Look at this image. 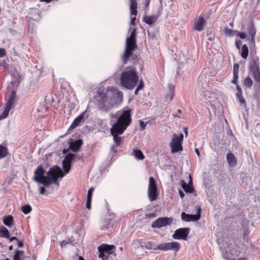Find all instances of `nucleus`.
Returning <instances> with one entry per match:
<instances>
[{"mask_svg": "<svg viewBox=\"0 0 260 260\" xmlns=\"http://www.w3.org/2000/svg\"><path fill=\"white\" fill-rule=\"evenodd\" d=\"M46 191V189L44 187L41 186L40 188V193L41 194H44Z\"/></svg>", "mask_w": 260, "mask_h": 260, "instance_id": "49", "label": "nucleus"}, {"mask_svg": "<svg viewBox=\"0 0 260 260\" xmlns=\"http://www.w3.org/2000/svg\"><path fill=\"white\" fill-rule=\"evenodd\" d=\"M177 112H178V113L179 114H180V113L182 112L181 110H180V109L178 110V111H177Z\"/></svg>", "mask_w": 260, "mask_h": 260, "instance_id": "64", "label": "nucleus"}, {"mask_svg": "<svg viewBox=\"0 0 260 260\" xmlns=\"http://www.w3.org/2000/svg\"><path fill=\"white\" fill-rule=\"evenodd\" d=\"M247 32H248V35L251 37L250 39H249V38L248 39H249L250 40L251 45H252L254 47L255 46L254 36H255V35L256 33V29L254 27V26L253 23H250V24L249 25V26H248Z\"/></svg>", "mask_w": 260, "mask_h": 260, "instance_id": "17", "label": "nucleus"}, {"mask_svg": "<svg viewBox=\"0 0 260 260\" xmlns=\"http://www.w3.org/2000/svg\"><path fill=\"white\" fill-rule=\"evenodd\" d=\"M237 30H233L230 28H229L228 27H225L224 29V34L229 37L234 36L236 35V31Z\"/></svg>", "mask_w": 260, "mask_h": 260, "instance_id": "34", "label": "nucleus"}, {"mask_svg": "<svg viewBox=\"0 0 260 260\" xmlns=\"http://www.w3.org/2000/svg\"><path fill=\"white\" fill-rule=\"evenodd\" d=\"M86 111L82 113L80 115L76 117L72 123L71 124L70 129H73L76 127L81 122H83L85 120V116L86 115Z\"/></svg>", "mask_w": 260, "mask_h": 260, "instance_id": "18", "label": "nucleus"}, {"mask_svg": "<svg viewBox=\"0 0 260 260\" xmlns=\"http://www.w3.org/2000/svg\"><path fill=\"white\" fill-rule=\"evenodd\" d=\"M236 35L239 36L242 39L246 38V35L244 32H239L238 30L236 31Z\"/></svg>", "mask_w": 260, "mask_h": 260, "instance_id": "41", "label": "nucleus"}, {"mask_svg": "<svg viewBox=\"0 0 260 260\" xmlns=\"http://www.w3.org/2000/svg\"><path fill=\"white\" fill-rule=\"evenodd\" d=\"M108 228V225L107 226H105V225H104L101 228L102 230H105L106 229H107Z\"/></svg>", "mask_w": 260, "mask_h": 260, "instance_id": "58", "label": "nucleus"}, {"mask_svg": "<svg viewBox=\"0 0 260 260\" xmlns=\"http://www.w3.org/2000/svg\"><path fill=\"white\" fill-rule=\"evenodd\" d=\"M183 132L185 133V136L187 137V134H188L187 128V127H184Z\"/></svg>", "mask_w": 260, "mask_h": 260, "instance_id": "57", "label": "nucleus"}, {"mask_svg": "<svg viewBox=\"0 0 260 260\" xmlns=\"http://www.w3.org/2000/svg\"><path fill=\"white\" fill-rule=\"evenodd\" d=\"M18 241V246L19 247H23V242H22V241H19V240H18V241Z\"/></svg>", "mask_w": 260, "mask_h": 260, "instance_id": "52", "label": "nucleus"}, {"mask_svg": "<svg viewBox=\"0 0 260 260\" xmlns=\"http://www.w3.org/2000/svg\"><path fill=\"white\" fill-rule=\"evenodd\" d=\"M249 68L254 79L260 86V69L257 57H254L250 62Z\"/></svg>", "mask_w": 260, "mask_h": 260, "instance_id": "8", "label": "nucleus"}, {"mask_svg": "<svg viewBox=\"0 0 260 260\" xmlns=\"http://www.w3.org/2000/svg\"><path fill=\"white\" fill-rule=\"evenodd\" d=\"M161 12V8H159L158 10L156 15L152 16H145L143 18V20L146 23L149 25H152L157 20L158 17L160 16Z\"/></svg>", "mask_w": 260, "mask_h": 260, "instance_id": "15", "label": "nucleus"}, {"mask_svg": "<svg viewBox=\"0 0 260 260\" xmlns=\"http://www.w3.org/2000/svg\"><path fill=\"white\" fill-rule=\"evenodd\" d=\"M183 140V135L180 134L179 135L174 134L172 137L170 146L172 153L181 151L183 149L182 143Z\"/></svg>", "mask_w": 260, "mask_h": 260, "instance_id": "7", "label": "nucleus"}, {"mask_svg": "<svg viewBox=\"0 0 260 260\" xmlns=\"http://www.w3.org/2000/svg\"><path fill=\"white\" fill-rule=\"evenodd\" d=\"M143 87H144V83H143V81L141 80L139 82V85L137 87L140 89H142L143 88Z\"/></svg>", "mask_w": 260, "mask_h": 260, "instance_id": "50", "label": "nucleus"}, {"mask_svg": "<svg viewBox=\"0 0 260 260\" xmlns=\"http://www.w3.org/2000/svg\"><path fill=\"white\" fill-rule=\"evenodd\" d=\"M249 50L247 45L244 44L241 48V55L244 59H246L248 57Z\"/></svg>", "mask_w": 260, "mask_h": 260, "instance_id": "25", "label": "nucleus"}, {"mask_svg": "<svg viewBox=\"0 0 260 260\" xmlns=\"http://www.w3.org/2000/svg\"><path fill=\"white\" fill-rule=\"evenodd\" d=\"M21 210L25 214H27L31 211V207L30 205H26L22 206Z\"/></svg>", "mask_w": 260, "mask_h": 260, "instance_id": "36", "label": "nucleus"}, {"mask_svg": "<svg viewBox=\"0 0 260 260\" xmlns=\"http://www.w3.org/2000/svg\"><path fill=\"white\" fill-rule=\"evenodd\" d=\"M239 70V65L237 63L234 64L233 68V79L232 83L235 84H237V81L238 79V73ZM237 92L236 93V98L240 97L242 96V90L240 87L237 85Z\"/></svg>", "mask_w": 260, "mask_h": 260, "instance_id": "12", "label": "nucleus"}, {"mask_svg": "<svg viewBox=\"0 0 260 260\" xmlns=\"http://www.w3.org/2000/svg\"><path fill=\"white\" fill-rule=\"evenodd\" d=\"M75 157V154L73 153H69L66 156L63 161L71 164L72 161L73 160Z\"/></svg>", "mask_w": 260, "mask_h": 260, "instance_id": "32", "label": "nucleus"}, {"mask_svg": "<svg viewBox=\"0 0 260 260\" xmlns=\"http://www.w3.org/2000/svg\"><path fill=\"white\" fill-rule=\"evenodd\" d=\"M79 260H85V259H84V258L82 256H79Z\"/></svg>", "mask_w": 260, "mask_h": 260, "instance_id": "62", "label": "nucleus"}, {"mask_svg": "<svg viewBox=\"0 0 260 260\" xmlns=\"http://www.w3.org/2000/svg\"><path fill=\"white\" fill-rule=\"evenodd\" d=\"M115 246L113 245H101L98 247L99 257L102 258V260H105L108 258L110 254L115 252Z\"/></svg>", "mask_w": 260, "mask_h": 260, "instance_id": "9", "label": "nucleus"}, {"mask_svg": "<svg viewBox=\"0 0 260 260\" xmlns=\"http://www.w3.org/2000/svg\"><path fill=\"white\" fill-rule=\"evenodd\" d=\"M16 99V93L14 91H13L11 93V96L9 98L7 103L6 104V107H9L10 109H12L14 104L15 103V100Z\"/></svg>", "mask_w": 260, "mask_h": 260, "instance_id": "22", "label": "nucleus"}, {"mask_svg": "<svg viewBox=\"0 0 260 260\" xmlns=\"http://www.w3.org/2000/svg\"><path fill=\"white\" fill-rule=\"evenodd\" d=\"M45 171L43 167L41 165L39 166L34 172L33 180L46 187L49 186L51 183L58 186V178H63L64 176L62 170L57 166L50 168L47 173V176H45Z\"/></svg>", "mask_w": 260, "mask_h": 260, "instance_id": "1", "label": "nucleus"}, {"mask_svg": "<svg viewBox=\"0 0 260 260\" xmlns=\"http://www.w3.org/2000/svg\"><path fill=\"white\" fill-rule=\"evenodd\" d=\"M201 210L200 208H198V213L194 215H190L182 212L181 213V219L182 220L187 222L198 221L201 218Z\"/></svg>", "mask_w": 260, "mask_h": 260, "instance_id": "14", "label": "nucleus"}, {"mask_svg": "<svg viewBox=\"0 0 260 260\" xmlns=\"http://www.w3.org/2000/svg\"><path fill=\"white\" fill-rule=\"evenodd\" d=\"M137 73L134 70H127L122 72L120 76L121 85L127 89H133L138 81Z\"/></svg>", "mask_w": 260, "mask_h": 260, "instance_id": "4", "label": "nucleus"}, {"mask_svg": "<svg viewBox=\"0 0 260 260\" xmlns=\"http://www.w3.org/2000/svg\"><path fill=\"white\" fill-rule=\"evenodd\" d=\"M141 246L142 247H145L148 249H152L154 248L153 246V243L151 241H149L148 242L145 243L144 245H141Z\"/></svg>", "mask_w": 260, "mask_h": 260, "instance_id": "40", "label": "nucleus"}, {"mask_svg": "<svg viewBox=\"0 0 260 260\" xmlns=\"http://www.w3.org/2000/svg\"><path fill=\"white\" fill-rule=\"evenodd\" d=\"M11 109H10L9 107H5L4 111L2 113V114L0 115V120L6 118L8 116L9 113Z\"/></svg>", "mask_w": 260, "mask_h": 260, "instance_id": "33", "label": "nucleus"}, {"mask_svg": "<svg viewBox=\"0 0 260 260\" xmlns=\"http://www.w3.org/2000/svg\"><path fill=\"white\" fill-rule=\"evenodd\" d=\"M68 243V242H66L65 241H62L61 242L60 246H61V247H63V246H64Z\"/></svg>", "mask_w": 260, "mask_h": 260, "instance_id": "55", "label": "nucleus"}, {"mask_svg": "<svg viewBox=\"0 0 260 260\" xmlns=\"http://www.w3.org/2000/svg\"><path fill=\"white\" fill-rule=\"evenodd\" d=\"M62 165L63 169L64 170L63 174L65 175L69 173L71 168V164L63 160Z\"/></svg>", "mask_w": 260, "mask_h": 260, "instance_id": "31", "label": "nucleus"}, {"mask_svg": "<svg viewBox=\"0 0 260 260\" xmlns=\"http://www.w3.org/2000/svg\"><path fill=\"white\" fill-rule=\"evenodd\" d=\"M35 13H37V14H38V17H39V18H32H32H31V19H32L33 20H36V21H37V20H38L40 19V16H39V11H36V12H35Z\"/></svg>", "mask_w": 260, "mask_h": 260, "instance_id": "56", "label": "nucleus"}, {"mask_svg": "<svg viewBox=\"0 0 260 260\" xmlns=\"http://www.w3.org/2000/svg\"><path fill=\"white\" fill-rule=\"evenodd\" d=\"M91 199H87L86 207L88 209H90L91 208Z\"/></svg>", "mask_w": 260, "mask_h": 260, "instance_id": "45", "label": "nucleus"}, {"mask_svg": "<svg viewBox=\"0 0 260 260\" xmlns=\"http://www.w3.org/2000/svg\"><path fill=\"white\" fill-rule=\"evenodd\" d=\"M7 153V149L5 147L0 145V158H2L6 156Z\"/></svg>", "mask_w": 260, "mask_h": 260, "instance_id": "37", "label": "nucleus"}, {"mask_svg": "<svg viewBox=\"0 0 260 260\" xmlns=\"http://www.w3.org/2000/svg\"><path fill=\"white\" fill-rule=\"evenodd\" d=\"M154 249H158L162 251H167L168 250V243H164L161 244H158L155 248Z\"/></svg>", "mask_w": 260, "mask_h": 260, "instance_id": "30", "label": "nucleus"}, {"mask_svg": "<svg viewBox=\"0 0 260 260\" xmlns=\"http://www.w3.org/2000/svg\"><path fill=\"white\" fill-rule=\"evenodd\" d=\"M189 177L190 180L187 184L183 180L181 181V186L186 192L192 193L194 192V189L192 186V179L190 175H189Z\"/></svg>", "mask_w": 260, "mask_h": 260, "instance_id": "16", "label": "nucleus"}, {"mask_svg": "<svg viewBox=\"0 0 260 260\" xmlns=\"http://www.w3.org/2000/svg\"><path fill=\"white\" fill-rule=\"evenodd\" d=\"M24 251L18 249H16L15 251V254L13 255V260H23L21 258V257L23 256Z\"/></svg>", "mask_w": 260, "mask_h": 260, "instance_id": "28", "label": "nucleus"}, {"mask_svg": "<svg viewBox=\"0 0 260 260\" xmlns=\"http://www.w3.org/2000/svg\"><path fill=\"white\" fill-rule=\"evenodd\" d=\"M147 194L148 199L151 202L156 201L159 195L156 181L153 177H150L149 179Z\"/></svg>", "mask_w": 260, "mask_h": 260, "instance_id": "6", "label": "nucleus"}, {"mask_svg": "<svg viewBox=\"0 0 260 260\" xmlns=\"http://www.w3.org/2000/svg\"><path fill=\"white\" fill-rule=\"evenodd\" d=\"M121 92L113 87H109L106 92L99 89L97 91L95 99L99 108L102 111L110 110L116 103V99L120 96Z\"/></svg>", "mask_w": 260, "mask_h": 260, "instance_id": "3", "label": "nucleus"}, {"mask_svg": "<svg viewBox=\"0 0 260 260\" xmlns=\"http://www.w3.org/2000/svg\"><path fill=\"white\" fill-rule=\"evenodd\" d=\"M205 22V20L203 17H199L198 19L194 22V29L199 31H202L204 29Z\"/></svg>", "mask_w": 260, "mask_h": 260, "instance_id": "20", "label": "nucleus"}, {"mask_svg": "<svg viewBox=\"0 0 260 260\" xmlns=\"http://www.w3.org/2000/svg\"><path fill=\"white\" fill-rule=\"evenodd\" d=\"M195 152L196 153V154L198 155V156H200V152H199V150L198 148H196L195 149Z\"/></svg>", "mask_w": 260, "mask_h": 260, "instance_id": "60", "label": "nucleus"}, {"mask_svg": "<svg viewBox=\"0 0 260 260\" xmlns=\"http://www.w3.org/2000/svg\"><path fill=\"white\" fill-rule=\"evenodd\" d=\"M180 248V245L177 242H168V250L178 251Z\"/></svg>", "mask_w": 260, "mask_h": 260, "instance_id": "23", "label": "nucleus"}, {"mask_svg": "<svg viewBox=\"0 0 260 260\" xmlns=\"http://www.w3.org/2000/svg\"><path fill=\"white\" fill-rule=\"evenodd\" d=\"M238 99V102L241 104L245 106H246V101L243 96H240V97L237 98Z\"/></svg>", "mask_w": 260, "mask_h": 260, "instance_id": "43", "label": "nucleus"}, {"mask_svg": "<svg viewBox=\"0 0 260 260\" xmlns=\"http://www.w3.org/2000/svg\"><path fill=\"white\" fill-rule=\"evenodd\" d=\"M220 250L222 253L223 256L224 258H228L229 254L231 253L233 255H238L240 253V251L235 250L234 249H231L230 245H227V246L223 245V243L219 244Z\"/></svg>", "mask_w": 260, "mask_h": 260, "instance_id": "13", "label": "nucleus"}, {"mask_svg": "<svg viewBox=\"0 0 260 260\" xmlns=\"http://www.w3.org/2000/svg\"><path fill=\"white\" fill-rule=\"evenodd\" d=\"M137 48L136 44V28H134L131 35L126 39L125 51L122 56L124 63L127 62L128 58L132 55V52Z\"/></svg>", "mask_w": 260, "mask_h": 260, "instance_id": "5", "label": "nucleus"}, {"mask_svg": "<svg viewBox=\"0 0 260 260\" xmlns=\"http://www.w3.org/2000/svg\"><path fill=\"white\" fill-rule=\"evenodd\" d=\"M0 237L10 238L9 232L5 226H2L0 229Z\"/></svg>", "mask_w": 260, "mask_h": 260, "instance_id": "26", "label": "nucleus"}, {"mask_svg": "<svg viewBox=\"0 0 260 260\" xmlns=\"http://www.w3.org/2000/svg\"><path fill=\"white\" fill-rule=\"evenodd\" d=\"M13 248V245H10L9 247V250H12Z\"/></svg>", "mask_w": 260, "mask_h": 260, "instance_id": "61", "label": "nucleus"}, {"mask_svg": "<svg viewBox=\"0 0 260 260\" xmlns=\"http://www.w3.org/2000/svg\"><path fill=\"white\" fill-rule=\"evenodd\" d=\"M226 159L230 166H234L237 164L236 158L233 153H228L226 155Z\"/></svg>", "mask_w": 260, "mask_h": 260, "instance_id": "24", "label": "nucleus"}, {"mask_svg": "<svg viewBox=\"0 0 260 260\" xmlns=\"http://www.w3.org/2000/svg\"><path fill=\"white\" fill-rule=\"evenodd\" d=\"M169 88L170 89V94L167 95V98H169L170 101H171L173 97V91L175 87L174 85L171 84L169 85Z\"/></svg>", "mask_w": 260, "mask_h": 260, "instance_id": "38", "label": "nucleus"}, {"mask_svg": "<svg viewBox=\"0 0 260 260\" xmlns=\"http://www.w3.org/2000/svg\"><path fill=\"white\" fill-rule=\"evenodd\" d=\"M146 127V124L142 121V120H140V127L141 129H143Z\"/></svg>", "mask_w": 260, "mask_h": 260, "instance_id": "48", "label": "nucleus"}, {"mask_svg": "<svg viewBox=\"0 0 260 260\" xmlns=\"http://www.w3.org/2000/svg\"><path fill=\"white\" fill-rule=\"evenodd\" d=\"M179 194L181 198H183L184 197V193H183V191L181 190H179Z\"/></svg>", "mask_w": 260, "mask_h": 260, "instance_id": "53", "label": "nucleus"}, {"mask_svg": "<svg viewBox=\"0 0 260 260\" xmlns=\"http://www.w3.org/2000/svg\"><path fill=\"white\" fill-rule=\"evenodd\" d=\"M134 155L138 159L142 160L144 158V155L141 150L136 149L133 151Z\"/></svg>", "mask_w": 260, "mask_h": 260, "instance_id": "29", "label": "nucleus"}, {"mask_svg": "<svg viewBox=\"0 0 260 260\" xmlns=\"http://www.w3.org/2000/svg\"><path fill=\"white\" fill-rule=\"evenodd\" d=\"M190 229L188 228H180L176 230L172 235V238L174 239L186 240L189 234Z\"/></svg>", "mask_w": 260, "mask_h": 260, "instance_id": "11", "label": "nucleus"}, {"mask_svg": "<svg viewBox=\"0 0 260 260\" xmlns=\"http://www.w3.org/2000/svg\"><path fill=\"white\" fill-rule=\"evenodd\" d=\"M136 19V16H134V17H131V24L134 25L135 24V20Z\"/></svg>", "mask_w": 260, "mask_h": 260, "instance_id": "51", "label": "nucleus"}, {"mask_svg": "<svg viewBox=\"0 0 260 260\" xmlns=\"http://www.w3.org/2000/svg\"><path fill=\"white\" fill-rule=\"evenodd\" d=\"M9 239H10V242H12L14 240L18 241V238L16 237H11V238L10 237Z\"/></svg>", "mask_w": 260, "mask_h": 260, "instance_id": "54", "label": "nucleus"}, {"mask_svg": "<svg viewBox=\"0 0 260 260\" xmlns=\"http://www.w3.org/2000/svg\"><path fill=\"white\" fill-rule=\"evenodd\" d=\"M173 222L172 217H161L158 218L151 224L152 228H161L163 226L171 224Z\"/></svg>", "mask_w": 260, "mask_h": 260, "instance_id": "10", "label": "nucleus"}, {"mask_svg": "<svg viewBox=\"0 0 260 260\" xmlns=\"http://www.w3.org/2000/svg\"><path fill=\"white\" fill-rule=\"evenodd\" d=\"M146 216L149 218H153L156 216V214L155 213H149L146 214Z\"/></svg>", "mask_w": 260, "mask_h": 260, "instance_id": "46", "label": "nucleus"}, {"mask_svg": "<svg viewBox=\"0 0 260 260\" xmlns=\"http://www.w3.org/2000/svg\"><path fill=\"white\" fill-rule=\"evenodd\" d=\"M208 39V40H209V41H211L212 40V38H211V37H210V36H209V37L208 38V39Z\"/></svg>", "mask_w": 260, "mask_h": 260, "instance_id": "63", "label": "nucleus"}, {"mask_svg": "<svg viewBox=\"0 0 260 260\" xmlns=\"http://www.w3.org/2000/svg\"><path fill=\"white\" fill-rule=\"evenodd\" d=\"M82 145V140L78 139L70 143V148L74 152H77L79 150Z\"/></svg>", "mask_w": 260, "mask_h": 260, "instance_id": "19", "label": "nucleus"}, {"mask_svg": "<svg viewBox=\"0 0 260 260\" xmlns=\"http://www.w3.org/2000/svg\"><path fill=\"white\" fill-rule=\"evenodd\" d=\"M94 188L93 187L90 188L88 190L87 199H92V194Z\"/></svg>", "mask_w": 260, "mask_h": 260, "instance_id": "42", "label": "nucleus"}, {"mask_svg": "<svg viewBox=\"0 0 260 260\" xmlns=\"http://www.w3.org/2000/svg\"><path fill=\"white\" fill-rule=\"evenodd\" d=\"M13 217L11 215H8L3 219L4 223L9 227H10L13 224Z\"/></svg>", "mask_w": 260, "mask_h": 260, "instance_id": "27", "label": "nucleus"}, {"mask_svg": "<svg viewBox=\"0 0 260 260\" xmlns=\"http://www.w3.org/2000/svg\"><path fill=\"white\" fill-rule=\"evenodd\" d=\"M131 109H127L123 111L121 114L117 113L115 116V117H118V118L117 121L112 124L110 132L113 137L114 142L118 146L120 145L122 140V138L119 135L122 134L131 123Z\"/></svg>", "mask_w": 260, "mask_h": 260, "instance_id": "2", "label": "nucleus"}, {"mask_svg": "<svg viewBox=\"0 0 260 260\" xmlns=\"http://www.w3.org/2000/svg\"><path fill=\"white\" fill-rule=\"evenodd\" d=\"M141 90L140 89H139V88L137 87V88L135 89V95H137L138 94V91L139 90Z\"/></svg>", "mask_w": 260, "mask_h": 260, "instance_id": "59", "label": "nucleus"}, {"mask_svg": "<svg viewBox=\"0 0 260 260\" xmlns=\"http://www.w3.org/2000/svg\"><path fill=\"white\" fill-rule=\"evenodd\" d=\"M130 2V11L132 15L137 16V3L136 0H129Z\"/></svg>", "mask_w": 260, "mask_h": 260, "instance_id": "21", "label": "nucleus"}, {"mask_svg": "<svg viewBox=\"0 0 260 260\" xmlns=\"http://www.w3.org/2000/svg\"><path fill=\"white\" fill-rule=\"evenodd\" d=\"M250 231L248 228H245L243 234V238L244 240H247Z\"/></svg>", "mask_w": 260, "mask_h": 260, "instance_id": "39", "label": "nucleus"}, {"mask_svg": "<svg viewBox=\"0 0 260 260\" xmlns=\"http://www.w3.org/2000/svg\"><path fill=\"white\" fill-rule=\"evenodd\" d=\"M252 81L249 77L246 78L244 81V85L248 88H250L252 85Z\"/></svg>", "mask_w": 260, "mask_h": 260, "instance_id": "35", "label": "nucleus"}, {"mask_svg": "<svg viewBox=\"0 0 260 260\" xmlns=\"http://www.w3.org/2000/svg\"><path fill=\"white\" fill-rule=\"evenodd\" d=\"M241 45H242V41H240V40H237L236 41V45L237 48L238 49H240Z\"/></svg>", "mask_w": 260, "mask_h": 260, "instance_id": "47", "label": "nucleus"}, {"mask_svg": "<svg viewBox=\"0 0 260 260\" xmlns=\"http://www.w3.org/2000/svg\"><path fill=\"white\" fill-rule=\"evenodd\" d=\"M6 51L4 48H0V57H3L6 55Z\"/></svg>", "mask_w": 260, "mask_h": 260, "instance_id": "44", "label": "nucleus"}]
</instances>
